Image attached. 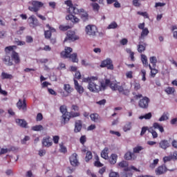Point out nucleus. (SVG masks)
<instances>
[{"label":"nucleus","mask_w":177,"mask_h":177,"mask_svg":"<svg viewBox=\"0 0 177 177\" xmlns=\"http://www.w3.org/2000/svg\"><path fill=\"white\" fill-rule=\"evenodd\" d=\"M109 86L112 91H118L119 93L128 96L131 92L129 88H127V83L123 82L120 85V82H111L109 79L105 80L104 82H102L100 84V91H105V89Z\"/></svg>","instance_id":"nucleus-1"},{"label":"nucleus","mask_w":177,"mask_h":177,"mask_svg":"<svg viewBox=\"0 0 177 177\" xmlns=\"http://www.w3.org/2000/svg\"><path fill=\"white\" fill-rule=\"evenodd\" d=\"M65 5H67V6H68V12L69 13V15L66 17V19L67 20H71L72 23H80L79 18L74 15L78 13V8L74 7L73 1H71V0H67L65 1Z\"/></svg>","instance_id":"nucleus-2"},{"label":"nucleus","mask_w":177,"mask_h":177,"mask_svg":"<svg viewBox=\"0 0 177 177\" xmlns=\"http://www.w3.org/2000/svg\"><path fill=\"white\" fill-rule=\"evenodd\" d=\"M60 112L63 114L62 118L64 120V124L68 122L71 118H75V117H80L81 113L80 112H74L71 111V112H67V106L66 105H62L59 107Z\"/></svg>","instance_id":"nucleus-3"},{"label":"nucleus","mask_w":177,"mask_h":177,"mask_svg":"<svg viewBox=\"0 0 177 177\" xmlns=\"http://www.w3.org/2000/svg\"><path fill=\"white\" fill-rule=\"evenodd\" d=\"M97 77H88L83 79V82H88V88L91 92H100V86L97 85L95 81H97Z\"/></svg>","instance_id":"nucleus-4"},{"label":"nucleus","mask_w":177,"mask_h":177,"mask_svg":"<svg viewBox=\"0 0 177 177\" xmlns=\"http://www.w3.org/2000/svg\"><path fill=\"white\" fill-rule=\"evenodd\" d=\"M29 5H31L32 6L28 7V10H30V12H33L36 14L38 13L41 8L44 6V3L39 1L32 0L31 1H29Z\"/></svg>","instance_id":"nucleus-5"},{"label":"nucleus","mask_w":177,"mask_h":177,"mask_svg":"<svg viewBox=\"0 0 177 177\" xmlns=\"http://www.w3.org/2000/svg\"><path fill=\"white\" fill-rule=\"evenodd\" d=\"M85 32L90 37H96V35L98 32L97 27L92 24L87 25L85 28Z\"/></svg>","instance_id":"nucleus-6"},{"label":"nucleus","mask_w":177,"mask_h":177,"mask_svg":"<svg viewBox=\"0 0 177 177\" xmlns=\"http://www.w3.org/2000/svg\"><path fill=\"white\" fill-rule=\"evenodd\" d=\"M118 167H120V168H124V171L125 172L132 171V169L133 171H136V172H140V170H139V169H137L136 167H135V166H131V167H128V162H127L125 160H122L120 162H119Z\"/></svg>","instance_id":"nucleus-7"},{"label":"nucleus","mask_w":177,"mask_h":177,"mask_svg":"<svg viewBox=\"0 0 177 177\" xmlns=\"http://www.w3.org/2000/svg\"><path fill=\"white\" fill-rule=\"evenodd\" d=\"M100 67L102 68H104V67H106L107 70H114V64H113V60H111L110 58H106L101 62Z\"/></svg>","instance_id":"nucleus-8"},{"label":"nucleus","mask_w":177,"mask_h":177,"mask_svg":"<svg viewBox=\"0 0 177 177\" xmlns=\"http://www.w3.org/2000/svg\"><path fill=\"white\" fill-rule=\"evenodd\" d=\"M28 24L30 28H35V27H39L40 26L38 19L34 15H31L28 17Z\"/></svg>","instance_id":"nucleus-9"},{"label":"nucleus","mask_w":177,"mask_h":177,"mask_svg":"<svg viewBox=\"0 0 177 177\" xmlns=\"http://www.w3.org/2000/svg\"><path fill=\"white\" fill-rule=\"evenodd\" d=\"M149 103H150V98L145 96L140 100L138 106L140 109H149Z\"/></svg>","instance_id":"nucleus-10"},{"label":"nucleus","mask_w":177,"mask_h":177,"mask_svg":"<svg viewBox=\"0 0 177 177\" xmlns=\"http://www.w3.org/2000/svg\"><path fill=\"white\" fill-rule=\"evenodd\" d=\"M17 107L18 110H22L24 113H26V111H27V102L26 98H24L23 100L19 99L17 103Z\"/></svg>","instance_id":"nucleus-11"},{"label":"nucleus","mask_w":177,"mask_h":177,"mask_svg":"<svg viewBox=\"0 0 177 177\" xmlns=\"http://www.w3.org/2000/svg\"><path fill=\"white\" fill-rule=\"evenodd\" d=\"M76 15H80L81 20H82L84 23L89 20V15L85 10H84V8L78 9V12Z\"/></svg>","instance_id":"nucleus-12"},{"label":"nucleus","mask_w":177,"mask_h":177,"mask_svg":"<svg viewBox=\"0 0 177 177\" xmlns=\"http://www.w3.org/2000/svg\"><path fill=\"white\" fill-rule=\"evenodd\" d=\"M46 28H48L47 30L44 31V36L46 39H50V37H52V32H56V29L55 28L50 26L49 24H47L46 25Z\"/></svg>","instance_id":"nucleus-13"},{"label":"nucleus","mask_w":177,"mask_h":177,"mask_svg":"<svg viewBox=\"0 0 177 177\" xmlns=\"http://www.w3.org/2000/svg\"><path fill=\"white\" fill-rule=\"evenodd\" d=\"M77 39H80V37L75 35V32L73 31H68L67 36L64 40V42H67V41H77Z\"/></svg>","instance_id":"nucleus-14"},{"label":"nucleus","mask_w":177,"mask_h":177,"mask_svg":"<svg viewBox=\"0 0 177 177\" xmlns=\"http://www.w3.org/2000/svg\"><path fill=\"white\" fill-rule=\"evenodd\" d=\"M69 161L72 167H78V165H80V162L78 161V155L77 153H74L70 156Z\"/></svg>","instance_id":"nucleus-15"},{"label":"nucleus","mask_w":177,"mask_h":177,"mask_svg":"<svg viewBox=\"0 0 177 177\" xmlns=\"http://www.w3.org/2000/svg\"><path fill=\"white\" fill-rule=\"evenodd\" d=\"M167 171L168 169L167 168V166H165V165H162L156 169L155 173L156 175H164V174H165Z\"/></svg>","instance_id":"nucleus-16"},{"label":"nucleus","mask_w":177,"mask_h":177,"mask_svg":"<svg viewBox=\"0 0 177 177\" xmlns=\"http://www.w3.org/2000/svg\"><path fill=\"white\" fill-rule=\"evenodd\" d=\"M137 157L136 154L131 151H127L124 156V160H127V161H134Z\"/></svg>","instance_id":"nucleus-17"},{"label":"nucleus","mask_w":177,"mask_h":177,"mask_svg":"<svg viewBox=\"0 0 177 177\" xmlns=\"http://www.w3.org/2000/svg\"><path fill=\"white\" fill-rule=\"evenodd\" d=\"M64 90L67 94H64V93H63L62 96L63 97H67V96L71 94L73 91H74V88H71V86L69 84H64Z\"/></svg>","instance_id":"nucleus-18"},{"label":"nucleus","mask_w":177,"mask_h":177,"mask_svg":"<svg viewBox=\"0 0 177 177\" xmlns=\"http://www.w3.org/2000/svg\"><path fill=\"white\" fill-rule=\"evenodd\" d=\"M15 122L21 128H28V123L24 119H16Z\"/></svg>","instance_id":"nucleus-19"},{"label":"nucleus","mask_w":177,"mask_h":177,"mask_svg":"<svg viewBox=\"0 0 177 177\" xmlns=\"http://www.w3.org/2000/svg\"><path fill=\"white\" fill-rule=\"evenodd\" d=\"M71 52H73V48L71 47H66L65 50L61 53L62 57H64V59H68V57L71 55Z\"/></svg>","instance_id":"nucleus-20"},{"label":"nucleus","mask_w":177,"mask_h":177,"mask_svg":"<svg viewBox=\"0 0 177 177\" xmlns=\"http://www.w3.org/2000/svg\"><path fill=\"white\" fill-rule=\"evenodd\" d=\"M74 84H75V89L78 92L80 95H82L84 93V87L78 83V81L74 79Z\"/></svg>","instance_id":"nucleus-21"},{"label":"nucleus","mask_w":177,"mask_h":177,"mask_svg":"<svg viewBox=\"0 0 177 177\" xmlns=\"http://www.w3.org/2000/svg\"><path fill=\"white\" fill-rule=\"evenodd\" d=\"M81 129H82V120H77L75 123L74 132L78 133L81 132Z\"/></svg>","instance_id":"nucleus-22"},{"label":"nucleus","mask_w":177,"mask_h":177,"mask_svg":"<svg viewBox=\"0 0 177 177\" xmlns=\"http://www.w3.org/2000/svg\"><path fill=\"white\" fill-rule=\"evenodd\" d=\"M11 59L14 60L15 64H19L20 63V56H19V53L15 50H12V52Z\"/></svg>","instance_id":"nucleus-23"},{"label":"nucleus","mask_w":177,"mask_h":177,"mask_svg":"<svg viewBox=\"0 0 177 177\" xmlns=\"http://www.w3.org/2000/svg\"><path fill=\"white\" fill-rule=\"evenodd\" d=\"M50 139V137H49V136L44 138L43 140H42L43 146H45L46 147H50V146H52L53 143Z\"/></svg>","instance_id":"nucleus-24"},{"label":"nucleus","mask_w":177,"mask_h":177,"mask_svg":"<svg viewBox=\"0 0 177 177\" xmlns=\"http://www.w3.org/2000/svg\"><path fill=\"white\" fill-rule=\"evenodd\" d=\"M159 147L163 149V150H167L169 147V142H168V140H162L159 143Z\"/></svg>","instance_id":"nucleus-25"},{"label":"nucleus","mask_w":177,"mask_h":177,"mask_svg":"<svg viewBox=\"0 0 177 177\" xmlns=\"http://www.w3.org/2000/svg\"><path fill=\"white\" fill-rule=\"evenodd\" d=\"M3 62L6 66H13V62L10 59V56L6 54L4 58H3Z\"/></svg>","instance_id":"nucleus-26"},{"label":"nucleus","mask_w":177,"mask_h":177,"mask_svg":"<svg viewBox=\"0 0 177 177\" xmlns=\"http://www.w3.org/2000/svg\"><path fill=\"white\" fill-rule=\"evenodd\" d=\"M118 158V156H117V154L112 153L109 158V161L110 164H111L112 165H114V164H115L117 162Z\"/></svg>","instance_id":"nucleus-27"},{"label":"nucleus","mask_w":177,"mask_h":177,"mask_svg":"<svg viewBox=\"0 0 177 177\" xmlns=\"http://www.w3.org/2000/svg\"><path fill=\"white\" fill-rule=\"evenodd\" d=\"M1 80H13V75L6 72H2L1 75Z\"/></svg>","instance_id":"nucleus-28"},{"label":"nucleus","mask_w":177,"mask_h":177,"mask_svg":"<svg viewBox=\"0 0 177 177\" xmlns=\"http://www.w3.org/2000/svg\"><path fill=\"white\" fill-rule=\"evenodd\" d=\"M101 157L104 160H109V148L105 147L101 152Z\"/></svg>","instance_id":"nucleus-29"},{"label":"nucleus","mask_w":177,"mask_h":177,"mask_svg":"<svg viewBox=\"0 0 177 177\" xmlns=\"http://www.w3.org/2000/svg\"><path fill=\"white\" fill-rule=\"evenodd\" d=\"M149 32H150L149 31V29L147 28L142 29L141 32V35L140 36V39H145V37H147Z\"/></svg>","instance_id":"nucleus-30"},{"label":"nucleus","mask_w":177,"mask_h":177,"mask_svg":"<svg viewBox=\"0 0 177 177\" xmlns=\"http://www.w3.org/2000/svg\"><path fill=\"white\" fill-rule=\"evenodd\" d=\"M132 129V122H128L123 127L124 132H128V131H131Z\"/></svg>","instance_id":"nucleus-31"},{"label":"nucleus","mask_w":177,"mask_h":177,"mask_svg":"<svg viewBox=\"0 0 177 177\" xmlns=\"http://www.w3.org/2000/svg\"><path fill=\"white\" fill-rule=\"evenodd\" d=\"M149 70H151V77L152 78H154L156 77V75L158 73V70L156 69V68L151 67V65L149 64Z\"/></svg>","instance_id":"nucleus-32"},{"label":"nucleus","mask_w":177,"mask_h":177,"mask_svg":"<svg viewBox=\"0 0 177 177\" xmlns=\"http://www.w3.org/2000/svg\"><path fill=\"white\" fill-rule=\"evenodd\" d=\"M141 62L145 67L149 66V62H147V57L143 54L141 55Z\"/></svg>","instance_id":"nucleus-33"},{"label":"nucleus","mask_w":177,"mask_h":177,"mask_svg":"<svg viewBox=\"0 0 177 177\" xmlns=\"http://www.w3.org/2000/svg\"><path fill=\"white\" fill-rule=\"evenodd\" d=\"M153 127L155 129H158L160 131V132H161V133H162V132H164V127H162V126L159 124L158 122H154L153 124Z\"/></svg>","instance_id":"nucleus-34"},{"label":"nucleus","mask_w":177,"mask_h":177,"mask_svg":"<svg viewBox=\"0 0 177 177\" xmlns=\"http://www.w3.org/2000/svg\"><path fill=\"white\" fill-rule=\"evenodd\" d=\"M168 115H169V113H168V112H164L161 117L159 118L158 121H160V122L162 121H167V120L169 118Z\"/></svg>","instance_id":"nucleus-35"},{"label":"nucleus","mask_w":177,"mask_h":177,"mask_svg":"<svg viewBox=\"0 0 177 177\" xmlns=\"http://www.w3.org/2000/svg\"><path fill=\"white\" fill-rule=\"evenodd\" d=\"M95 161L94 162V166L98 168H100V167H103V163L100 162L99 156H95Z\"/></svg>","instance_id":"nucleus-36"},{"label":"nucleus","mask_w":177,"mask_h":177,"mask_svg":"<svg viewBox=\"0 0 177 177\" xmlns=\"http://www.w3.org/2000/svg\"><path fill=\"white\" fill-rule=\"evenodd\" d=\"M144 149L145 148H143V147L142 146H136L133 149V153L134 154H139V153H140V151H142V150H144Z\"/></svg>","instance_id":"nucleus-37"},{"label":"nucleus","mask_w":177,"mask_h":177,"mask_svg":"<svg viewBox=\"0 0 177 177\" xmlns=\"http://www.w3.org/2000/svg\"><path fill=\"white\" fill-rule=\"evenodd\" d=\"M93 157L92 152L91 151H88L86 153V157L84 158L86 162H89L90 160H92Z\"/></svg>","instance_id":"nucleus-38"},{"label":"nucleus","mask_w":177,"mask_h":177,"mask_svg":"<svg viewBox=\"0 0 177 177\" xmlns=\"http://www.w3.org/2000/svg\"><path fill=\"white\" fill-rule=\"evenodd\" d=\"M90 118L91 121H93L94 122H97V121H99V114L97 113H91Z\"/></svg>","instance_id":"nucleus-39"},{"label":"nucleus","mask_w":177,"mask_h":177,"mask_svg":"<svg viewBox=\"0 0 177 177\" xmlns=\"http://www.w3.org/2000/svg\"><path fill=\"white\" fill-rule=\"evenodd\" d=\"M151 117H153V115L151 114V112L144 115H141L139 117L140 120H150L151 118Z\"/></svg>","instance_id":"nucleus-40"},{"label":"nucleus","mask_w":177,"mask_h":177,"mask_svg":"<svg viewBox=\"0 0 177 177\" xmlns=\"http://www.w3.org/2000/svg\"><path fill=\"white\" fill-rule=\"evenodd\" d=\"M14 44L17 46H23L26 45V41H20L19 39H15Z\"/></svg>","instance_id":"nucleus-41"},{"label":"nucleus","mask_w":177,"mask_h":177,"mask_svg":"<svg viewBox=\"0 0 177 177\" xmlns=\"http://www.w3.org/2000/svg\"><path fill=\"white\" fill-rule=\"evenodd\" d=\"M69 59H71L73 63H78V58H77V53L71 54L69 57H68Z\"/></svg>","instance_id":"nucleus-42"},{"label":"nucleus","mask_w":177,"mask_h":177,"mask_svg":"<svg viewBox=\"0 0 177 177\" xmlns=\"http://www.w3.org/2000/svg\"><path fill=\"white\" fill-rule=\"evenodd\" d=\"M15 49H17V46H9L5 48V52L6 53H8V52H11L15 50Z\"/></svg>","instance_id":"nucleus-43"},{"label":"nucleus","mask_w":177,"mask_h":177,"mask_svg":"<svg viewBox=\"0 0 177 177\" xmlns=\"http://www.w3.org/2000/svg\"><path fill=\"white\" fill-rule=\"evenodd\" d=\"M32 131H44V127L41 124L32 127Z\"/></svg>","instance_id":"nucleus-44"},{"label":"nucleus","mask_w":177,"mask_h":177,"mask_svg":"<svg viewBox=\"0 0 177 177\" xmlns=\"http://www.w3.org/2000/svg\"><path fill=\"white\" fill-rule=\"evenodd\" d=\"M146 50V44H139L138 46V52L139 53H142V52H145Z\"/></svg>","instance_id":"nucleus-45"},{"label":"nucleus","mask_w":177,"mask_h":177,"mask_svg":"<svg viewBox=\"0 0 177 177\" xmlns=\"http://www.w3.org/2000/svg\"><path fill=\"white\" fill-rule=\"evenodd\" d=\"M165 92H166L167 95H172V93H175V88L174 87H167L165 90Z\"/></svg>","instance_id":"nucleus-46"},{"label":"nucleus","mask_w":177,"mask_h":177,"mask_svg":"<svg viewBox=\"0 0 177 177\" xmlns=\"http://www.w3.org/2000/svg\"><path fill=\"white\" fill-rule=\"evenodd\" d=\"M117 27H118V24H117V22L113 21L112 23H111V24L108 26L107 29H108V30L115 29V28H117Z\"/></svg>","instance_id":"nucleus-47"},{"label":"nucleus","mask_w":177,"mask_h":177,"mask_svg":"<svg viewBox=\"0 0 177 177\" xmlns=\"http://www.w3.org/2000/svg\"><path fill=\"white\" fill-rule=\"evenodd\" d=\"M149 132L150 133H151L153 139H156V138H158V134L157 133V131L156 130L153 129V128H150L149 129Z\"/></svg>","instance_id":"nucleus-48"},{"label":"nucleus","mask_w":177,"mask_h":177,"mask_svg":"<svg viewBox=\"0 0 177 177\" xmlns=\"http://www.w3.org/2000/svg\"><path fill=\"white\" fill-rule=\"evenodd\" d=\"M150 63L153 65V67H156L157 64V57H151L149 58Z\"/></svg>","instance_id":"nucleus-49"},{"label":"nucleus","mask_w":177,"mask_h":177,"mask_svg":"<svg viewBox=\"0 0 177 177\" xmlns=\"http://www.w3.org/2000/svg\"><path fill=\"white\" fill-rule=\"evenodd\" d=\"M91 6L94 12H99V10L100 9V6H99L97 3H93L91 4Z\"/></svg>","instance_id":"nucleus-50"},{"label":"nucleus","mask_w":177,"mask_h":177,"mask_svg":"<svg viewBox=\"0 0 177 177\" xmlns=\"http://www.w3.org/2000/svg\"><path fill=\"white\" fill-rule=\"evenodd\" d=\"M158 161H160L158 159L153 160V163H151L149 165L150 168H151L152 169H154V168H156V167L158 164Z\"/></svg>","instance_id":"nucleus-51"},{"label":"nucleus","mask_w":177,"mask_h":177,"mask_svg":"<svg viewBox=\"0 0 177 177\" xmlns=\"http://www.w3.org/2000/svg\"><path fill=\"white\" fill-rule=\"evenodd\" d=\"M70 28H71L70 26H64V25L59 26V30H61V31H67V30H70Z\"/></svg>","instance_id":"nucleus-52"},{"label":"nucleus","mask_w":177,"mask_h":177,"mask_svg":"<svg viewBox=\"0 0 177 177\" xmlns=\"http://www.w3.org/2000/svg\"><path fill=\"white\" fill-rule=\"evenodd\" d=\"M59 147H60L61 153H67V148L64 147V145H63V142L59 144Z\"/></svg>","instance_id":"nucleus-53"},{"label":"nucleus","mask_w":177,"mask_h":177,"mask_svg":"<svg viewBox=\"0 0 177 177\" xmlns=\"http://www.w3.org/2000/svg\"><path fill=\"white\" fill-rule=\"evenodd\" d=\"M140 74L142 75V81H146V70H141Z\"/></svg>","instance_id":"nucleus-54"},{"label":"nucleus","mask_w":177,"mask_h":177,"mask_svg":"<svg viewBox=\"0 0 177 177\" xmlns=\"http://www.w3.org/2000/svg\"><path fill=\"white\" fill-rule=\"evenodd\" d=\"M53 140L55 145H57L59 143V140H60V137L59 136H54L53 137Z\"/></svg>","instance_id":"nucleus-55"},{"label":"nucleus","mask_w":177,"mask_h":177,"mask_svg":"<svg viewBox=\"0 0 177 177\" xmlns=\"http://www.w3.org/2000/svg\"><path fill=\"white\" fill-rule=\"evenodd\" d=\"M172 31L174 32L173 35L174 38H177V27L176 26H172Z\"/></svg>","instance_id":"nucleus-56"},{"label":"nucleus","mask_w":177,"mask_h":177,"mask_svg":"<svg viewBox=\"0 0 177 177\" xmlns=\"http://www.w3.org/2000/svg\"><path fill=\"white\" fill-rule=\"evenodd\" d=\"M133 5L136 8H139L140 6V0H133Z\"/></svg>","instance_id":"nucleus-57"},{"label":"nucleus","mask_w":177,"mask_h":177,"mask_svg":"<svg viewBox=\"0 0 177 177\" xmlns=\"http://www.w3.org/2000/svg\"><path fill=\"white\" fill-rule=\"evenodd\" d=\"M80 142L82 145H85V142H86V136H82L80 138Z\"/></svg>","instance_id":"nucleus-58"},{"label":"nucleus","mask_w":177,"mask_h":177,"mask_svg":"<svg viewBox=\"0 0 177 177\" xmlns=\"http://www.w3.org/2000/svg\"><path fill=\"white\" fill-rule=\"evenodd\" d=\"M71 110L72 111H80V106L77 104H73L71 106Z\"/></svg>","instance_id":"nucleus-59"},{"label":"nucleus","mask_w":177,"mask_h":177,"mask_svg":"<svg viewBox=\"0 0 177 177\" xmlns=\"http://www.w3.org/2000/svg\"><path fill=\"white\" fill-rule=\"evenodd\" d=\"M133 72L132 71H128L126 73V77L127 78H129L130 80H132V78H133Z\"/></svg>","instance_id":"nucleus-60"},{"label":"nucleus","mask_w":177,"mask_h":177,"mask_svg":"<svg viewBox=\"0 0 177 177\" xmlns=\"http://www.w3.org/2000/svg\"><path fill=\"white\" fill-rule=\"evenodd\" d=\"M133 86H134L135 91H139V89H140V88H141L140 83H139V82H135L133 84Z\"/></svg>","instance_id":"nucleus-61"},{"label":"nucleus","mask_w":177,"mask_h":177,"mask_svg":"<svg viewBox=\"0 0 177 177\" xmlns=\"http://www.w3.org/2000/svg\"><path fill=\"white\" fill-rule=\"evenodd\" d=\"M26 42L28 44H32V42H34V39L31 36H26Z\"/></svg>","instance_id":"nucleus-62"},{"label":"nucleus","mask_w":177,"mask_h":177,"mask_svg":"<svg viewBox=\"0 0 177 177\" xmlns=\"http://www.w3.org/2000/svg\"><path fill=\"white\" fill-rule=\"evenodd\" d=\"M43 118H44V116L42 115V113H39L37 115L36 121H42Z\"/></svg>","instance_id":"nucleus-63"},{"label":"nucleus","mask_w":177,"mask_h":177,"mask_svg":"<svg viewBox=\"0 0 177 177\" xmlns=\"http://www.w3.org/2000/svg\"><path fill=\"white\" fill-rule=\"evenodd\" d=\"M109 177H120V175L117 172L111 171L109 174Z\"/></svg>","instance_id":"nucleus-64"}]
</instances>
